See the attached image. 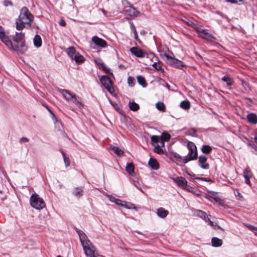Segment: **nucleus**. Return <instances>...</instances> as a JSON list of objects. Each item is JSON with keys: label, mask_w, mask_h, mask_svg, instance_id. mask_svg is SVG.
<instances>
[{"label": "nucleus", "mask_w": 257, "mask_h": 257, "mask_svg": "<svg viewBox=\"0 0 257 257\" xmlns=\"http://www.w3.org/2000/svg\"><path fill=\"white\" fill-rule=\"evenodd\" d=\"M24 34L21 32H17L13 38L17 45L14 46L4 29L0 26V39L10 50L18 51L21 53H23L26 51L27 47L24 43Z\"/></svg>", "instance_id": "nucleus-1"}, {"label": "nucleus", "mask_w": 257, "mask_h": 257, "mask_svg": "<svg viewBox=\"0 0 257 257\" xmlns=\"http://www.w3.org/2000/svg\"><path fill=\"white\" fill-rule=\"evenodd\" d=\"M85 254L89 257H97V252L95 246L92 244L85 233L81 231H77Z\"/></svg>", "instance_id": "nucleus-2"}, {"label": "nucleus", "mask_w": 257, "mask_h": 257, "mask_svg": "<svg viewBox=\"0 0 257 257\" xmlns=\"http://www.w3.org/2000/svg\"><path fill=\"white\" fill-rule=\"evenodd\" d=\"M33 16L26 7L22 8L18 19L16 21V29L21 30L25 28V25L31 27V22L33 20Z\"/></svg>", "instance_id": "nucleus-3"}, {"label": "nucleus", "mask_w": 257, "mask_h": 257, "mask_svg": "<svg viewBox=\"0 0 257 257\" xmlns=\"http://www.w3.org/2000/svg\"><path fill=\"white\" fill-rule=\"evenodd\" d=\"M187 147L188 149V156L184 157L182 160V162L184 164L188 162L196 159L197 157V150L195 144L192 142H188Z\"/></svg>", "instance_id": "nucleus-4"}, {"label": "nucleus", "mask_w": 257, "mask_h": 257, "mask_svg": "<svg viewBox=\"0 0 257 257\" xmlns=\"http://www.w3.org/2000/svg\"><path fill=\"white\" fill-rule=\"evenodd\" d=\"M59 91L64 98L69 102L77 105L79 107L83 105L82 102L77 98L76 96L71 93L69 91L66 89H60Z\"/></svg>", "instance_id": "nucleus-5"}, {"label": "nucleus", "mask_w": 257, "mask_h": 257, "mask_svg": "<svg viewBox=\"0 0 257 257\" xmlns=\"http://www.w3.org/2000/svg\"><path fill=\"white\" fill-rule=\"evenodd\" d=\"M30 201L32 207L37 210H41L46 206L44 200L36 193L32 195Z\"/></svg>", "instance_id": "nucleus-6"}, {"label": "nucleus", "mask_w": 257, "mask_h": 257, "mask_svg": "<svg viewBox=\"0 0 257 257\" xmlns=\"http://www.w3.org/2000/svg\"><path fill=\"white\" fill-rule=\"evenodd\" d=\"M161 55L163 58L165 57L166 58V63L172 67L182 69L184 66V64L181 61L170 56L166 53Z\"/></svg>", "instance_id": "nucleus-7"}, {"label": "nucleus", "mask_w": 257, "mask_h": 257, "mask_svg": "<svg viewBox=\"0 0 257 257\" xmlns=\"http://www.w3.org/2000/svg\"><path fill=\"white\" fill-rule=\"evenodd\" d=\"M151 142L154 147V151L156 153L161 154L163 153L162 147L164 146V143L161 138L158 136H152L151 138Z\"/></svg>", "instance_id": "nucleus-8"}, {"label": "nucleus", "mask_w": 257, "mask_h": 257, "mask_svg": "<svg viewBox=\"0 0 257 257\" xmlns=\"http://www.w3.org/2000/svg\"><path fill=\"white\" fill-rule=\"evenodd\" d=\"M66 52L72 59L74 60L77 63H82L84 60V57L79 53L77 52L73 47L68 48L66 50Z\"/></svg>", "instance_id": "nucleus-9"}, {"label": "nucleus", "mask_w": 257, "mask_h": 257, "mask_svg": "<svg viewBox=\"0 0 257 257\" xmlns=\"http://www.w3.org/2000/svg\"><path fill=\"white\" fill-rule=\"evenodd\" d=\"M100 81L101 84L104 86L107 90L111 94L114 91V88L112 86V82L110 78L107 76L103 75L100 78Z\"/></svg>", "instance_id": "nucleus-10"}, {"label": "nucleus", "mask_w": 257, "mask_h": 257, "mask_svg": "<svg viewBox=\"0 0 257 257\" xmlns=\"http://www.w3.org/2000/svg\"><path fill=\"white\" fill-rule=\"evenodd\" d=\"M195 29L200 37L209 41L214 39V38L209 34L206 30H203L201 28L197 26L195 27Z\"/></svg>", "instance_id": "nucleus-11"}, {"label": "nucleus", "mask_w": 257, "mask_h": 257, "mask_svg": "<svg viewBox=\"0 0 257 257\" xmlns=\"http://www.w3.org/2000/svg\"><path fill=\"white\" fill-rule=\"evenodd\" d=\"M130 52L138 58H144L146 56V53L138 47H132Z\"/></svg>", "instance_id": "nucleus-12"}, {"label": "nucleus", "mask_w": 257, "mask_h": 257, "mask_svg": "<svg viewBox=\"0 0 257 257\" xmlns=\"http://www.w3.org/2000/svg\"><path fill=\"white\" fill-rule=\"evenodd\" d=\"M91 40L95 45L100 48H105L107 47L106 42L104 40L99 38L96 36L92 37Z\"/></svg>", "instance_id": "nucleus-13"}, {"label": "nucleus", "mask_w": 257, "mask_h": 257, "mask_svg": "<svg viewBox=\"0 0 257 257\" xmlns=\"http://www.w3.org/2000/svg\"><path fill=\"white\" fill-rule=\"evenodd\" d=\"M253 176V174L249 168L247 166L243 172V176L244 178L245 183L250 186V178Z\"/></svg>", "instance_id": "nucleus-14"}, {"label": "nucleus", "mask_w": 257, "mask_h": 257, "mask_svg": "<svg viewBox=\"0 0 257 257\" xmlns=\"http://www.w3.org/2000/svg\"><path fill=\"white\" fill-rule=\"evenodd\" d=\"M207 158L205 156L201 155L198 158V165L203 169H208L209 165L207 163Z\"/></svg>", "instance_id": "nucleus-15"}, {"label": "nucleus", "mask_w": 257, "mask_h": 257, "mask_svg": "<svg viewBox=\"0 0 257 257\" xmlns=\"http://www.w3.org/2000/svg\"><path fill=\"white\" fill-rule=\"evenodd\" d=\"M125 13L126 15L131 17H137L139 14V12L135 8L131 5L125 10Z\"/></svg>", "instance_id": "nucleus-16"}, {"label": "nucleus", "mask_w": 257, "mask_h": 257, "mask_svg": "<svg viewBox=\"0 0 257 257\" xmlns=\"http://www.w3.org/2000/svg\"><path fill=\"white\" fill-rule=\"evenodd\" d=\"M173 180L182 189H184L187 184V180L183 177H177L174 178Z\"/></svg>", "instance_id": "nucleus-17"}, {"label": "nucleus", "mask_w": 257, "mask_h": 257, "mask_svg": "<svg viewBox=\"0 0 257 257\" xmlns=\"http://www.w3.org/2000/svg\"><path fill=\"white\" fill-rule=\"evenodd\" d=\"M198 216L203 219L206 222H208L210 226H216V224H214L213 222L210 220L208 215L204 212L199 210L198 213Z\"/></svg>", "instance_id": "nucleus-18"}, {"label": "nucleus", "mask_w": 257, "mask_h": 257, "mask_svg": "<svg viewBox=\"0 0 257 257\" xmlns=\"http://www.w3.org/2000/svg\"><path fill=\"white\" fill-rule=\"evenodd\" d=\"M156 214L159 217L164 218L168 215L169 212L164 208L160 207L156 210Z\"/></svg>", "instance_id": "nucleus-19"}, {"label": "nucleus", "mask_w": 257, "mask_h": 257, "mask_svg": "<svg viewBox=\"0 0 257 257\" xmlns=\"http://www.w3.org/2000/svg\"><path fill=\"white\" fill-rule=\"evenodd\" d=\"M148 164L149 166L154 170H157L159 168V163L155 159L151 158Z\"/></svg>", "instance_id": "nucleus-20"}, {"label": "nucleus", "mask_w": 257, "mask_h": 257, "mask_svg": "<svg viewBox=\"0 0 257 257\" xmlns=\"http://www.w3.org/2000/svg\"><path fill=\"white\" fill-rule=\"evenodd\" d=\"M248 121L253 124L257 123V115L254 113H250L247 115Z\"/></svg>", "instance_id": "nucleus-21"}, {"label": "nucleus", "mask_w": 257, "mask_h": 257, "mask_svg": "<svg viewBox=\"0 0 257 257\" xmlns=\"http://www.w3.org/2000/svg\"><path fill=\"white\" fill-rule=\"evenodd\" d=\"M34 45L35 47L39 48L42 45V39L41 37L38 35H35V37L34 38Z\"/></svg>", "instance_id": "nucleus-22"}, {"label": "nucleus", "mask_w": 257, "mask_h": 257, "mask_svg": "<svg viewBox=\"0 0 257 257\" xmlns=\"http://www.w3.org/2000/svg\"><path fill=\"white\" fill-rule=\"evenodd\" d=\"M211 242L212 246L214 247H219L222 244V240L217 237H213L211 240Z\"/></svg>", "instance_id": "nucleus-23"}, {"label": "nucleus", "mask_w": 257, "mask_h": 257, "mask_svg": "<svg viewBox=\"0 0 257 257\" xmlns=\"http://www.w3.org/2000/svg\"><path fill=\"white\" fill-rule=\"evenodd\" d=\"M221 80L226 83V85L228 87H230L233 84V79L228 75H225L223 76Z\"/></svg>", "instance_id": "nucleus-24"}, {"label": "nucleus", "mask_w": 257, "mask_h": 257, "mask_svg": "<svg viewBox=\"0 0 257 257\" xmlns=\"http://www.w3.org/2000/svg\"><path fill=\"white\" fill-rule=\"evenodd\" d=\"M133 184L134 186L137 188L139 190L141 191L142 192H144L142 189V182L141 180H140L139 178H137L136 180L133 179Z\"/></svg>", "instance_id": "nucleus-25"}, {"label": "nucleus", "mask_w": 257, "mask_h": 257, "mask_svg": "<svg viewBox=\"0 0 257 257\" xmlns=\"http://www.w3.org/2000/svg\"><path fill=\"white\" fill-rule=\"evenodd\" d=\"M110 150L113 151L117 156H120L123 154V151L119 149L118 147L115 146H110L109 148Z\"/></svg>", "instance_id": "nucleus-26"}, {"label": "nucleus", "mask_w": 257, "mask_h": 257, "mask_svg": "<svg viewBox=\"0 0 257 257\" xmlns=\"http://www.w3.org/2000/svg\"><path fill=\"white\" fill-rule=\"evenodd\" d=\"M121 206L124 207L125 208L129 209H136V207L134 204L131 203V202H126L124 201H123Z\"/></svg>", "instance_id": "nucleus-27"}, {"label": "nucleus", "mask_w": 257, "mask_h": 257, "mask_svg": "<svg viewBox=\"0 0 257 257\" xmlns=\"http://www.w3.org/2000/svg\"><path fill=\"white\" fill-rule=\"evenodd\" d=\"M126 172L133 176V174L134 172V166L132 163H128L126 166Z\"/></svg>", "instance_id": "nucleus-28"}, {"label": "nucleus", "mask_w": 257, "mask_h": 257, "mask_svg": "<svg viewBox=\"0 0 257 257\" xmlns=\"http://www.w3.org/2000/svg\"><path fill=\"white\" fill-rule=\"evenodd\" d=\"M109 199L111 202H113L115 204H116L118 206H121L122 203L123 202V201L119 199L116 198L115 197H113V196L109 197Z\"/></svg>", "instance_id": "nucleus-29"}, {"label": "nucleus", "mask_w": 257, "mask_h": 257, "mask_svg": "<svg viewBox=\"0 0 257 257\" xmlns=\"http://www.w3.org/2000/svg\"><path fill=\"white\" fill-rule=\"evenodd\" d=\"M129 107L133 111H137L139 108V105L135 101H132L129 102Z\"/></svg>", "instance_id": "nucleus-30"}, {"label": "nucleus", "mask_w": 257, "mask_h": 257, "mask_svg": "<svg viewBox=\"0 0 257 257\" xmlns=\"http://www.w3.org/2000/svg\"><path fill=\"white\" fill-rule=\"evenodd\" d=\"M201 151L204 154H209L212 151L211 147L209 145H203L201 148Z\"/></svg>", "instance_id": "nucleus-31"}, {"label": "nucleus", "mask_w": 257, "mask_h": 257, "mask_svg": "<svg viewBox=\"0 0 257 257\" xmlns=\"http://www.w3.org/2000/svg\"><path fill=\"white\" fill-rule=\"evenodd\" d=\"M137 80L138 83L143 87L146 86V82L145 79L144 77L141 75H139L137 77Z\"/></svg>", "instance_id": "nucleus-32"}, {"label": "nucleus", "mask_w": 257, "mask_h": 257, "mask_svg": "<svg viewBox=\"0 0 257 257\" xmlns=\"http://www.w3.org/2000/svg\"><path fill=\"white\" fill-rule=\"evenodd\" d=\"M156 108L161 111H165V106L162 102H158L156 104Z\"/></svg>", "instance_id": "nucleus-33"}, {"label": "nucleus", "mask_w": 257, "mask_h": 257, "mask_svg": "<svg viewBox=\"0 0 257 257\" xmlns=\"http://www.w3.org/2000/svg\"><path fill=\"white\" fill-rule=\"evenodd\" d=\"M180 106L181 108L187 109L190 107V102L188 101H183L180 103Z\"/></svg>", "instance_id": "nucleus-34"}, {"label": "nucleus", "mask_w": 257, "mask_h": 257, "mask_svg": "<svg viewBox=\"0 0 257 257\" xmlns=\"http://www.w3.org/2000/svg\"><path fill=\"white\" fill-rule=\"evenodd\" d=\"M62 154L63 156L64 162L65 165L66 167H68L70 165V160L68 157H66L65 153L64 152H62Z\"/></svg>", "instance_id": "nucleus-35"}, {"label": "nucleus", "mask_w": 257, "mask_h": 257, "mask_svg": "<svg viewBox=\"0 0 257 257\" xmlns=\"http://www.w3.org/2000/svg\"><path fill=\"white\" fill-rule=\"evenodd\" d=\"M171 136L169 134L167 133H163L161 136V140H163V142L169 141L170 139Z\"/></svg>", "instance_id": "nucleus-36"}, {"label": "nucleus", "mask_w": 257, "mask_h": 257, "mask_svg": "<svg viewBox=\"0 0 257 257\" xmlns=\"http://www.w3.org/2000/svg\"><path fill=\"white\" fill-rule=\"evenodd\" d=\"M246 226L251 231L254 232V233L257 235V228L250 224H247Z\"/></svg>", "instance_id": "nucleus-37"}, {"label": "nucleus", "mask_w": 257, "mask_h": 257, "mask_svg": "<svg viewBox=\"0 0 257 257\" xmlns=\"http://www.w3.org/2000/svg\"><path fill=\"white\" fill-rule=\"evenodd\" d=\"M152 66L157 70H161L162 71H163V70L162 69L161 66L159 63H157V62H154Z\"/></svg>", "instance_id": "nucleus-38"}, {"label": "nucleus", "mask_w": 257, "mask_h": 257, "mask_svg": "<svg viewBox=\"0 0 257 257\" xmlns=\"http://www.w3.org/2000/svg\"><path fill=\"white\" fill-rule=\"evenodd\" d=\"M189 192L195 193V191L192 187L189 186L188 184L186 185V187L183 189Z\"/></svg>", "instance_id": "nucleus-39"}, {"label": "nucleus", "mask_w": 257, "mask_h": 257, "mask_svg": "<svg viewBox=\"0 0 257 257\" xmlns=\"http://www.w3.org/2000/svg\"><path fill=\"white\" fill-rule=\"evenodd\" d=\"M225 2L231 4L240 5L239 3H242V0H225Z\"/></svg>", "instance_id": "nucleus-40"}, {"label": "nucleus", "mask_w": 257, "mask_h": 257, "mask_svg": "<svg viewBox=\"0 0 257 257\" xmlns=\"http://www.w3.org/2000/svg\"><path fill=\"white\" fill-rule=\"evenodd\" d=\"M74 194L76 196H79L82 195V190L79 188H77L74 192Z\"/></svg>", "instance_id": "nucleus-41"}, {"label": "nucleus", "mask_w": 257, "mask_h": 257, "mask_svg": "<svg viewBox=\"0 0 257 257\" xmlns=\"http://www.w3.org/2000/svg\"><path fill=\"white\" fill-rule=\"evenodd\" d=\"M127 82L130 86H133L134 85V79L131 77L127 78Z\"/></svg>", "instance_id": "nucleus-42"}, {"label": "nucleus", "mask_w": 257, "mask_h": 257, "mask_svg": "<svg viewBox=\"0 0 257 257\" xmlns=\"http://www.w3.org/2000/svg\"><path fill=\"white\" fill-rule=\"evenodd\" d=\"M95 62L97 65H99L100 67H101L104 64L103 61L100 59H98L95 60Z\"/></svg>", "instance_id": "nucleus-43"}, {"label": "nucleus", "mask_w": 257, "mask_h": 257, "mask_svg": "<svg viewBox=\"0 0 257 257\" xmlns=\"http://www.w3.org/2000/svg\"><path fill=\"white\" fill-rule=\"evenodd\" d=\"M206 197L210 199L211 201H212V200H214L215 201H217L218 199L217 198H216L215 197H212V196L210 195L209 194H206Z\"/></svg>", "instance_id": "nucleus-44"}, {"label": "nucleus", "mask_w": 257, "mask_h": 257, "mask_svg": "<svg viewBox=\"0 0 257 257\" xmlns=\"http://www.w3.org/2000/svg\"><path fill=\"white\" fill-rule=\"evenodd\" d=\"M101 69L106 73H107L109 71V69L108 68H107L105 64H104L101 67Z\"/></svg>", "instance_id": "nucleus-45"}, {"label": "nucleus", "mask_w": 257, "mask_h": 257, "mask_svg": "<svg viewBox=\"0 0 257 257\" xmlns=\"http://www.w3.org/2000/svg\"><path fill=\"white\" fill-rule=\"evenodd\" d=\"M196 133V130L194 128H191L188 131V134L190 135L193 136Z\"/></svg>", "instance_id": "nucleus-46"}, {"label": "nucleus", "mask_w": 257, "mask_h": 257, "mask_svg": "<svg viewBox=\"0 0 257 257\" xmlns=\"http://www.w3.org/2000/svg\"><path fill=\"white\" fill-rule=\"evenodd\" d=\"M29 141V139L26 137H22L20 139L21 143H27V142H28Z\"/></svg>", "instance_id": "nucleus-47"}, {"label": "nucleus", "mask_w": 257, "mask_h": 257, "mask_svg": "<svg viewBox=\"0 0 257 257\" xmlns=\"http://www.w3.org/2000/svg\"><path fill=\"white\" fill-rule=\"evenodd\" d=\"M134 38H135V40L139 41V43L141 44V42L138 39V34H137L136 29H135V31H134Z\"/></svg>", "instance_id": "nucleus-48"}, {"label": "nucleus", "mask_w": 257, "mask_h": 257, "mask_svg": "<svg viewBox=\"0 0 257 257\" xmlns=\"http://www.w3.org/2000/svg\"><path fill=\"white\" fill-rule=\"evenodd\" d=\"M173 156L176 159H181V156L177 153H173Z\"/></svg>", "instance_id": "nucleus-49"}, {"label": "nucleus", "mask_w": 257, "mask_h": 257, "mask_svg": "<svg viewBox=\"0 0 257 257\" xmlns=\"http://www.w3.org/2000/svg\"><path fill=\"white\" fill-rule=\"evenodd\" d=\"M59 25L61 26H65L66 25V23L63 20H61L59 23Z\"/></svg>", "instance_id": "nucleus-50"}, {"label": "nucleus", "mask_w": 257, "mask_h": 257, "mask_svg": "<svg viewBox=\"0 0 257 257\" xmlns=\"http://www.w3.org/2000/svg\"><path fill=\"white\" fill-rule=\"evenodd\" d=\"M47 109L48 110L49 112L53 115V119L56 121L57 118H56L55 114H54V113L48 107H47Z\"/></svg>", "instance_id": "nucleus-51"}, {"label": "nucleus", "mask_w": 257, "mask_h": 257, "mask_svg": "<svg viewBox=\"0 0 257 257\" xmlns=\"http://www.w3.org/2000/svg\"><path fill=\"white\" fill-rule=\"evenodd\" d=\"M236 195L238 196L240 198H243L242 195L241 194V193L237 190L236 192Z\"/></svg>", "instance_id": "nucleus-52"}, {"label": "nucleus", "mask_w": 257, "mask_h": 257, "mask_svg": "<svg viewBox=\"0 0 257 257\" xmlns=\"http://www.w3.org/2000/svg\"><path fill=\"white\" fill-rule=\"evenodd\" d=\"M150 55L152 58H155L156 60H157V58L155 56V54L154 53H151Z\"/></svg>", "instance_id": "nucleus-53"}, {"label": "nucleus", "mask_w": 257, "mask_h": 257, "mask_svg": "<svg viewBox=\"0 0 257 257\" xmlns=\"http://www.w3.org/2000/svg\"><path fill=\"white\" fill-rule=\"evenodd\" d=\"M131 29L133 30V31H135V29H136L135 26L133 25V23L131 24Z\"/></svg>", "instance_id": "nucleus-54"}, {"label": "nucleus", "mask_w": 257, "mask_h": 257, "mask_svg": "<svg viewBox=\"0 0 257 257\" xmlns=\"http://www.w3.org/2000/svg\"><path fill=\"white\" fill-rule=\"evenodd\" d=\"M254 140L255 143L257 144V134L254 136Z\"/></svg>", "instance_id": "nucleus-55"}, {"label": "nucleus", "mask_w": 257, "mask_h": 257, "mask_svg": "<svg viewBox=\"0 0 257 257\" xmlns=\"http://www.w3.org/2000/svg\"><path fill=\"white\" fill-rule=\"evenodd\" d=\"M194 194H195V195L197 196H199L200 195V194L198 193H197L195 191V193H193Z\"/></svg>", "instance_id": "nucleus-56"}, {"label": "nucleus", "mask_w": 257, "mask_h": 257, "mask_svg": "<svg viewBox=\"0 0 257 257\" xmlns=\"http://www.w3.org/2000/svg\"><path fill=\"white\" fill-rule=\"evenodd\" d=\"M166 50H167L168 52H169V50L168 48H166Z\"/></svg>", "instance_id": "nucleus-57"}, {"label": "nucleus", "mask_w": 257, "mask_h": 257, "mask_svg": "<svg viewBox=\"0 0 257 257\" xmlns=\"http://www.w3.org/2000/svg\"><path fill=\"white\" fill-rule=\"evenodd\" d=\"M246 86H247V85H246V84H245V85H244V87H245V88H246Z\"/></svg>", "instance_id": "nucleus-58"}, {"label": "nucleus", "mask_w": 257, "mask_h": 257, "mask_svg": "<svg viewBox=\"0 0 257 257\" xmlns=\"http://www.w3.org/2000/svg\"><path fill=\"white\" fill-rule=\"evenodd\" d=\"M169 85L168 84H167L166 87H169Z\"/></svg>", "instance_id": "nucleus-59"}, {"label": "nucleus", "mask_w": 257, "mask_h": 257, "mask_svg": "<svg viewBox=\"0 0 257 257\" xmlns=\"http://www.w3.org/2000/svg\"><path fill=\"white\" fill-rule=\"evenodd\" d=\"M102 12H103V13L104 14V12H104V10H102Z\"/></svg>", "instance_id": "nucleus-60"}, {"label": "nucleus", "mask_w": 257, "mask_h": 257, "mask_svg": "<svg viewBox=\"0 0 257 257\" xmlns=\"http://www.w3.org/2000/svg\"><path fill=\"white\" fill-rule=\"evenodd\" d=\"M57 257H61V256L60 255H58Z\"/></svg>", "instance_id": "nucleus-61"}]
</instances>
